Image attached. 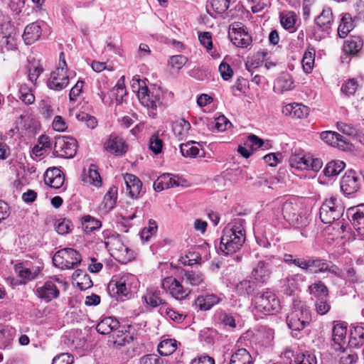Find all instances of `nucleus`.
Here are the masks:
<instances>
[{
	"label": "nucleus",
	"mask_w": 364,
	"mask_h": 364,
	"mask_svg": "<svg viewBox=\"0 0 364 364\" xmlns=\"http://www.w3.org/2000/svg\"><path fill=\"white\" fill-rule=\"evenodd\" d=\"M245 239L244 220L235 219L223 229L219 249L225 255H232L241 250Z\"/></svg>",
	"instance_id": "nucleus-1"
},
{
	"label": "nucleus",
	"mask_w": 364,
	"mask_h": 364,
	"mask_svg": "<svg viewBox=\"0 0 364 364\" xmlns=\"http://www.w3.org/2000/svg\"><path fill=\"white\" fill-rule=\"evenodd\" d=\"M99 250L107 249L112 257L121 263H127L132 257V252L125 246L119 236H112L107 240L100 238L96 242Z\"/></svg>",
	"instance_id": "nucleus-2"
},
{
	"label": "nucleus",
	"mask_w": 364,
	"mask_h": 364,
	"mask_svg": "<svg viewBox=\"0 0 364 364\" xmlns=\"http://www.w3.org/2000/svg\"><path fill=\"white\" fill-rule=\"evenodd\" d=\"M282 213L284 219L292 227L300 228L306 225L307 218L304 213L301 203L295 198L283 203Z\"/></svg>",
	"instance_id": "nucleus-3"
},
{
	"label": "nucleus",
	"mask_w": 364,
	"mask_h": 364,
	"mask_svg": "<svg viewBox=\"0 0 364 364\" xmlns=\"http://www.w3.org/2000/svg\"><path fill=\"white\" fill-rule=\"evenodd\" d=\"M70 81L68 67L63 53H60L59 63L55 70L51 72L46 84L48 88L55 91H60L65 88Z\"/></svg>",
	"instance_id": "nucleus-4"
},
{
	"label": "nucleus",
	"mask_w": 364,
	"mask_h": 364,
	"mask_svg": "<svg viewBox=\"0 0 364 364\" xmlns=\"http://www.w3.org/2000/svg\"><path fill=\"white\" fill-rule=\"evenodd\" d=\"M344 207L341 201L336 198L331 197L326 199L319 210L321 221L325 224H331L338 220L343 214Z\"/></svg>",
	"instance_id": "nucleus-5"
},
{
	"label": "nucleus",
	"mask_w": 364,
	"mask_h": 364,
	"mask_svg": "<svg viewBox=\"0 0 364 364\" xmlns=\"http://www.w3.org/2000/svg\"><path fill=\"white\" fill-rule=\"evenodd\" d=\"M80 261L81 257L79 253L75 250L68 247L58 250L53 257L54 265L62 269H74Z\"/></svg>",
	"instance_id": "nucleus-6"
},
{
	"label": "nucleus",
	"mask_w": 364,
	"mask_h": 364,
	"mask_svg": "<svg viewBox=\"0 0 364 364\" xmlns=\"http://www.w3.org/2000/svg\"><path fill=\"white\" fill-rule=\"evenodd\" d=\"M141 90L139 92L138 99L142 105L151 110V114L154 116L156 113L154 111L156 110L157 107L161 106L163 103V91L160 87L156 86L150 89L147 87L146 89Z\"/></svg>",
	"instance_id": "nucleus-7"
},
{
	"label": "nucleus",
	"mask_w": 364,
	"mask_h": 364,
	"mask_svg": "<svg viewBox=\"0 0 364 364\" xmlns=\"http://www.w3.org/2000/svg\"><path fill=\"white\" fill-rule=\"evenodd\" d=\"M55 139L53 155L66 159L75 156L77 152V141L75 139L66 136H58Z\"/></svg>",
	"instance_id": "nucleus-8"
},
{
	"label": "nucleus",
	"mask_w": 364,
	"mask_h": 364,
	"mask_svg": "<svg viewBox=\"0 0 364 364\" xmlns=\"http://www.w3.org/2000/svg\"><path fill=\"white\" fill-rule=\"evenodd\" d=\"M256 308L266 315H273L279 308V301L276 295L267 290L256 298Z\"/></svg>",
	"instance_id": "nucleus-9"
},
{
	"label": "nucleus",
	"mask_w": 364,
	"mask_h": 364,
	"mask_svg": "<svg viewBox=\"0 0 364 364\" xmlns=\"http://www.w3.org/2000/svg\"><path fill=\"white\" fill-rule=\"evenodd\" d=\"M136 280V277L129 273H121L114 276L109 284V288L112 289L114 294L117 296H127L130 291L131 284Z\"/></svg>",
	"instance_id": "nucleus-10"
},
{
	"label": "nucleus",
	"mask_w": 364,
	"mask_h": 364,
	"mask_svg": "<svg viewBox=\"0 0 364 364\" xmlns=\"http://www.w3.org/2000/svg\"><path fill=\"white\" fill-rule=\"evenodd\" d=\"M276 259L274 256L265 257V259L260 260L253 267L251 277L255 282L264 284L270 278L272 274V263Z\"/></svg>",
	"instance_id": "nucleus-11"
},
{
	"label": "nucleus",
	"mask_w": 364,
	"mask_h": 364,
	"mask_svg": "<svg viewBox=\"0 0 364 364\" xmlns=\"http://www.w3.org/2000/svg\"><path fill=\"white\" fill-rule=\"evenodd\" d=\"M164 290L167 291L170 294L178 300L185 299L190 294L191 289L184 287L182 284L172 277H166L161 282Z\"/></svg>",
	"instance_id": "nucleus-12"
},
{
	"label": "nucleus",
	"mask_w": 364,
	"mask_h": 364,
	"mask_svg": "<svg viewBox=\"0 0 364 364\" xmlns=\"http://www.w3.org/2000/svg\"><path fill=\"white\" fill-rule=\"evenodd\" d=\"M229 37L232 43L240 48H246L252 42L250 35L245 31L241 23L235 22L230 26Z\"/></svg>",
	"instance_id": "nucleus-13"
},
{
	"label": "nucleus",
	"mask_w": 364,
	"mask_h": 364,
	"mask_svg": "<svg viewBox=\"0 0 364 364\" xmlns=\"http://www.w3.org/2000/svg\"><path fill=\"white\" fill-rule=\"evenodd\" d=\"M294 265L312 274L325 272L327 269V262L321 259H309L294 261Z\"/></svg>",
	"instance_id": "nucleus-14"
},
{
	"label": "nucleus",
	"mask_w": 364,
	"mask_h": 364,
	"mask_svg": "<svg viewBox=\"0 0 364 364\" xmlns=\"http://www.w3.org/2000/svg\"><path fill=\"white\" fill-rule=\"evenodd\" d=\"M130 328V325H120V327L115 328L111 334L114 346L120 348L129 344L133 341V336L127 330Z\"/></svg>",
	"instance_id": "nucleus-15"
},
{
	"label": "nucleus",
	"mask_w": 364,
	"mask_h": 364,
	"mask_svg": "<svg viewBox=\"0 0 364 364\" xmlns=\"http://www.w3.org/2000/svg\"><path fill=\"white\" fill-rule=\"evenodd\" d=\"M341 189L346 195L353 194L359 189L358 177L355 171L350 170L345 173L341 181Z\"/></svg>",
	"instance_id": "nucleus-16"
},
{
	"label": "nucleus",
	"mask_w": 364,
	"mask_h": 364,
	"mask_svg": "<svg viewBox=\"0 0 364 364\" xmlns=\"http://www.w3.org/2000/svg\"><path fill=\"white\" fill-rule=\"evenodd\" d=\"M36 294L39 299L48 302L58 297L60 291L55 282L47 281L42 286L36 288Z\"/></svg>",
	"instance_id": "nucleus-17"
},
{
	"label": "nucleus",
	"mask_w": 364,
	"mask_h": 364,
	"mask_svg": "<svg viewBox=\"0 0 364 364\" xmlns=\"http://www.w3.org/2000/svg\"><path fill=\"white\" fill-rule=\"evenodd\" d=\"M64 181L65 176L63 173L56 167L48 168L44 174L45 183L55 189L61 188Z\"/></svg>",
	"instance_id": "nucleus-18"
},
{
	"label": "nucleus",
	"mask_w": 364,
	"mask_h": 364,
	"mask_svg": "<svg viewBox=\"0 0 364 364\" xmlns=\"http://www.w3.org/2000/svg\"><path fill=\"white\" fill-rule=\"evenodd\" d=\"M123 178L126 185L127 193L132 198H137L142 187V183L139 178L132 173L123 175Z\"/></svg>",
	"instance_id": "nucleus-19"
},
{
	"label": "nucleus",
	"mask_w": 364,
	"mask_h": 364,
	"mask_svg": "<svg viewBox=\"0 0 364 364\" xmlns=\"http://www.w3.org/2000/svg\"><path fill=\"white\" fill-rule=\"evenodd\" d=\"M321 139L326 144L345 149L347 146V139L336 132L325 131L321 133Z\"/></svg>",
	"instance_id": "nucleus-20"
},
{
	"label": "nucleus",
	"mask_w": 364,
	"mask_h": 364,
	"mask_svg": "<svg viewBox=\"0 0 364 364\" xmlns=\"http://www.w3.org/2000/svg\"><path fill=\"white\" fill-rule=\"evenodd\" d=\"M105 148L109 152L117 156L124 154L127 150V146L124 140L119 136L111 135L105 143Z\"/></svg>",
	"instance_id": "nucleus-21"
},
{
	"label": "nucleus",
	"mask_w": 364,
	"mask_h": 364,
	"mask_svg": "<svg viewBox=\"0 0 364 364\" xmlns=\"http://www.w3.org/2000/svg\"><path fill=\"white\" fill-rule=\"evenodd\" d=\"M220 298L213 294H207L198 296L194 303L198 311H208L220 302Z\"/></svg>",
	"instance_id": "nucleus-22"
},
{
	"label": "nucleus",
	"mask_w": 364,
	"mask_h": 364,
	"mask_svg": "<svg viewBox=\"0 0 364 364\" xmlns=\"http://www.w3.org/2000/svg\"><path fill=\"white\" fill-rule=\"evenodd\" d=\"M81 334L77 331L70 332L63 337V341L70 348H86L88 347L87 341Z\"/></svg>",
	"instance_id": "nucleus-23"
},
{
	"label": "nucleus",
	"mask_w": 364,
	"mask_h": 364,
	"mask_svg": "<svg viewBox=\"0 0 364 364\" xmlns=\"http://www.w3.org/2000/svg\"><path fill=\"white\" fill-rule=\"evenodd\" d=\"M41 27L37 22H33L26 26L23 38L25 43L31 45L39 39L41 36Z\"/></svg>",
	"instance_id": "nucleus-24"
},
{
	"label": "nucleus",
	"mask_w": 364,
	"mask_h": 364,
	"mask_svg": "<svg viewBox=\"0 0 364 364\" xmlns=\"http://www.w3.org/2000/svg\"><path fill=\"white\" fill-rule=\"evenodd\" d=\"M348 344L354 348H359L364 345L363 326H354L350 328Z\"/></svg>",
	"instance_id": "nucleus-25"
},
{
	"label": "nucleus",
	"mask_w": 364,
	"mask_h": 364,
	"mask_svg": "<svg viewBox=\"0 0 364 364\" xmlns=\"http://www.w3.org/2000/svg\"><path fill=\"white\" fill-rule=\"evenodd\" d=\"M333 21V12L331 8L325 7L319 16L315 18L316 25L322 31L331 28Z\"/></svg>",
	"instance_id": "nucleus-26"
},
{
	"label": "nucleus",
	"mask_w": 364,
	"mask_h": 364,
	"mask_svg": "<svg viewBox=\"0 0 364 364\" xmlns=\"http://www.w3.org/2000/svg\"><path fill=\"white\" fill-rule=\"evenodd\" d=\"M307 291L311 299H316V300L326 299L328 296V287L320 280L309 285Z\"/></svg>",
	"instance_id": "nucleus-27"
},
{
	"label": "nucleus",
	"mask_w": 364,
	"mask_h": 364,
	"mask_svg": "<svg viewBox=\"0 0 364 364\" xmlns=\"http://www.w3.org/2000/svg\"><path fill=\"white\" fill-rule=\"evenodd\" d=\"M363 46L362 38L358 36H353L345 41L343 52L350 55H355L362 49Z\"/></svg>",
	"instance_id": "nucleus-28"
},
{
	"label": "nucleus",
	"mask_w": 364,
	"mask_h": 364,
	"mask_svg": "<svg viewBox=\"0 0 364 364\" xmlns=\"http://www.w3.org/2000/svg\"><path fill=\"white\" fill-rule=\"evenodd\" d=\"M294 87L292 77L288 73H284L275 81L274 91L277 93L291 90Z\"/></svg>",
	"instance_id": "nucleus-29"
},
{
	"label": "nucleus",
	"mask_w": 364,
	"mask_h": 364,
	"mask_svg": "<svg viewBox=\"0 0 364 364\" xmlns=\"http://www.w3.org/2000/svg\"><path fill=\"white\" fill-rule=\"evenodd\" d=\"M146 304L152 307H156L165 304L161 295V291L154 288L147 289L146 293L142 297Z\"/></svg>",
	"instance_id": "nucleus-30"
},
{
	"label": "nucleus",
	"mask_w": 364,
	"mask_h": 364,
	"mask_svg": "<svg viewBox=\"0 0 364 364\" xmlns=\"http://www.w3.org/2000/svg\"><path fill=\"white\" fill-rule=\"evenodd\" d=\"M256 282L250 279H243L236 284L235 291L239 296L247 297L256 289Z\"/></svg>",
	"instance_id": "nucleus-31"
},
{
	"label": "nucleus",
	"mask_w": 364,
	"mask_h": 364,
	"mask_svg": "<svg viewBox=\"0 0 364 364\" xmlns=\"http://www.w3.org/2000/svg\"><path fill=\"white\" fill-rule=\"evenodd\" d=\"M191 124L184 119H179L172 124V130L178 139L182 140L188 136Z\"/></svg>",
	"instance_id": "nucleus-32"
},
{
	"label": "nucleus",
	"mask_w": 364,
	"mask_h": 364,
	"mask_svg": "<svg viewBox=\"0 0 364 364\" xmlns=\"http://www.w3.org/2000/svg\"><path fill=\"white\" fill-rule=\"evenodd\" d=\"M182 282L192 287H198L204 283V275L199 272L185 271L182 276Z\"/></svg>",
	"instance_id": "nucleus-33"
},
{
	"label": "nucleus",
	"mask_w": 364,
	"mask_h": 364,
	"mask_svg": "<svg viewBox=\"0 0 364 364\" xmlns=\"http://www.w3.org/2000/svg\"><path fill=\"white\" fill-rule=\"evenodd\" d=\"M16 330L11 326H0V344L4 348H9L14 338Z\"/></svg>",
	"instance_id": "nucleus-34"
},
{
	"label": "nucleus",
	"mask_w": 364,
	"mask_h": 364,
	"mask_svg": "<svg viewBox=\"0 0 364 364\" xmlns=\"http://www.w3.org/2000/svg\"><path fill=\"white\" fill-rule=\"evenodd\" d=\"M229 364H252V356L245 348H240L232 355Z\"/></svg>",
	"instance_id": "nucleus-35"
},
{
	"label": "nucleus",
	"mask_w": 364,
	"mask_h": 364,
	"mask_svg": "<svg viewBox=\"0 0 364 364\" xmlns=\"http://www.w3.org/2000/svg\"><path fill=\"white\" fill-rule=\"evenodd\" d=\"M118 327H120L119 320H100L96 326V330L99 333L105 335L112 333Z\"/></svg>",
	"instance_id": "nucleus-36"
},
{
	"label": "nucleus",
	"mask_w": 364,
	"mask_h": 364,
	"mask_svg": "<svg viewBox=\"0 0 364 364\" xmlns=\"http://www.w3.org/2000/svg\"><path fill=\"white\" fill-rule=\"evenodd\" d=\"M73 279L76 282L77 286L81 290H86L91 287L90 275L81 269H77L73 273Z\"/></svg>",
	"instance_id": "nucleus-37"
},
{
	"label": "nucleus",
	"mask_w": 364,
	"mask_h": 364,
	"mask_svg": "<svg viewBox=\"0 0 364 364\" xmlns=\"http://www.w3.org/2000/svg\"><path fill=\"white\" fill-rule=\"evenodd\" d=\"M296 15L293 11H285L280 14V23L284 28L290 32L295 31Z\"/></svg>",
	"instance_id": "nucleus-38"
},
{
	"label": "nucleus",
	"mask_w": 364,
	"mask_h": 364,
	"mask_svg": "<svg viewBox=\"0 0 364 364\" xmlns=\"http://www.w3.org/2000/svg\"><path fill=\"white\" fill-rule=\"evenodd\" d=\"M177 348V341L175 339L167 338L161 341L158 345L160 355L167 356L172 354Z\"/></svg>",
	"instance_id": "nucleus-39"
},
{
	"label": "nucleus",
	"mask_w": 364,
	"mask_h": 364,
	"mask_svg": "<svg viewBox=\"0 0 364 364\" xmlns=\"http://www.w3.org/2000/svg\"><path fill=\"white\" fill-rule=\"evenodd\" d=\"M353 28V22L349 14L343 15L338 28V34L341 38H345Z\"/></svg>",
	"instance_id": "nucleus-40"
},
{
	"label": "nucleus",
	"mask_w": 364,
	"mask_h": 364,
	"mask_svg": "<svg viewBox=\"0 0 364 364\" xmlns=\"http://www.w3.org/2000/svg\"><path fill=\"white\" fill-rule=\"evenodd\" d=\"M346 164L342 161H332L327 164L323 173L326 176L333 177L338 175L345 168Z\"/></svg>",
	"instance_id": "nucleus-41"
},
{
	"label": "nucleus",
	"mask_w": 364,
	"mask_h": 364,
	"mask_svg": "<svg viewBox=\"0 0 364 364\" xmlns=\"http://www.w3.org/2000/svg\"><path fill=\"white\" fill-rule=\"evenodd\" d=\"M316 50L314 48H308L302 58V67L306 73H310L313 69Z\"/></svg>",
	"instance_id": "nucleus-42"
},
{
	"label": "nucleus",
	"mask_w": 364,
	"mask_h": 364,
	"mask_svg": "<svg viewBox=\"0 0 364 364\" xmlns=\"http://www.w3.org/2000/svg\"><path fill=\"white\" fill-rule=\"evenodd\" d=\"M289 164L292 168L301 170H309V157L301 154L291 155L289 159Z\"/></svg>",
	"instance_id": "nucleus-43"
},
{
	"label": "nucleus",
	"mask_w": 364,
	"mask_h": 364,
	"mask_svg": "<svg viewBox=\"0 0 364 364\" xmlns=\"http://www.w3.org/2000/svg\"><path fill=\"white\" fill-rule=\"evenodd\" d=\"M230 0H208L207 10L210 8L216 14H223L229 8Z\"/></svg>",
	"instance_id": "nucleus-44"
},
{
	"label": "nucleus",
	"mask_w": 364,
	"mask_h": 364,
	"mask_svg": "<svg viewBox=\"0 0 364 364\" xmlns=\"http://www.w3.org/2000/svg\"><path fill=\"white\" fill-rule=\"evenodd\" d=\"M117 188L112 186L105 194L103 199V204L106 210H110L114 207L117 199Z\"/></svg>",
	"instance_id": "nucleus-45"
},
{
	"label": "nucleus",
	"mask_w": 364,
	"mask_h": 364,
	"mask_svg": "<svg viewBox=\"0 0 364 364\" xmlns=\"http://www.w3.org/2000/svg\"><path fill=\"white\" fill-rule=\"evenodd\" d=\"M18 98L26 105H31L35 101L32 89L26 84L21 85L18 90Z\"/></svg>",
	"instance_id": "nucleus-46"
},
{
	"label": "nucleus",
	"mask_w": 364,
	"mask_h": 364,
	"mask_svg": "<svg viewBox=\"0 0 364 364\" xmlns=\"http://www.w3.org/2000/svg\"><path fill=\"white\" fill-rule=\"evenodd\" d=\"M299 274L289 275L283 279L284 291L287 295L291 296L297 288V282Z\"/></svg>",
	"instance_id": "nucleus-47"
},
{
	"label": "nucleus",
	"mask_w": 364,
	"mask_h": 364,
	"mask_svg": "<svg viewBox=\"0 0 364 364\" xmlns=\"http://www.w3.org/2000/svg\"><path fill=\"white\" fill-rule=\"evenodd\" d=\"M347 333V323L338 321L333 326V336L335 342L338 343L346 338Z\"/></svg>",
	"instance_id": "nucleus-48"
},
{
	"label": "nucleus",
	"mask_w": 364,
	"mask_h": 364,
	"mask_svg": "<svg viewBox=\"0 0 364 364\" xmlns=\"http://www.w3.org/2000/svg\"><path fill=\"white\" fill-rule=\"evenodd\" d=\"M195 141H191L180 145L181 154L185 157H196L199 154V149L194 146Z\"/></svg>",
	"instance_id": "nucleus-49"
},
{
	"label": "nucleus",
	"mask_w": 364,
	"mask_h": 364,
	"mask_svg": "<svg viewBox=\"0 0 364 364\" xmlns=\"http://www.w3.org/2000/svg\"><path fill=\"white\" fill-rule=\"evenodd\" d=\"M73 228V225L72 222L67 218L58 220L55 224V229L60 235L68 234Z\"/></svg>",
	"instance_id": "nucleus-50"
},
{
	"label": "nucleus",
	"mask_w": 364,
	"mask_h": 364,
	"mask_svg": "<svg viewBox=\"0 0 364 364\" xmlns=\"http://www.w3.org/2000/svg\"><path fill=\"white\" fill-rule=\"evenodd\" d=\"M294 362L296 364H317L315 355L309 351L296 354Z\"/></svg>",
	"instance_id": "nucleus-51"
},
{
	"label": "nucleus",
	"mask_w": 364,
	"mask_h": 364,
	"mask_svg": "<svg viewBox=\"0 0 364 364\" xmlns=\"http://www.w3.org/2000/svg\"><path fill=\"white\" fill-rule=\"evenodd\" d=\"M358 87V84L355 78L348 79L341 86V93L349 97L353 95Z\"/></svg>",
	"instance_id": "nucleus-52"
},
{
	"label": "nucleus",
	"mask_w": 364,
	"mask_h": 364,
	"mask_svg": "<svg viewBox=\"0 0 364 364\" xmlns=\"http://www.w3.org/2000/svg\"><path fill=\"white\" fill-rule=\"evenodd\" d=\"M113 94L115 95V100L117 103H121L124 96L126 95V89L124 86V77L122 76L118 80L117 85L112 90Z\"/></svg>",
	"instance_id": "nucleus-53"
},
{
	"label": "nucleus",
	"mask_w": 364,
	"mask_h": 364,
	"mask_svg": "<svg viewBox=\"0 0 364 364\" xmlns=\"http://www.w3.org/2000/svg\"><path fill=\"white\" fill-rule=\"evenodd\" d=\"M164 146L163 141L159 138L158 134L152 135L149 139V149L155 154L161 152Z\"/></svg>",
	"instance_id": "nucleus-54"
},
{
	"label": "nucleus",
	"mask_w": 364,
	"mask_h": 364,
	"mask_svg": "<svg viewBox=\"0 0 364 364\" xmlns=\"http://www.w3.org/2000/svg\"><path fill=\"white\" fill-rule=\"evenodd\" d=\"M264 141L255 134H250L245 141V146L250 147L252 151H255L264 146Z\"/></svg>",
	"instance_id": "nucleus-55"
},
{
	"label": "nucleus",
	"mask_w": 364,
	"mask_h": 364,
	"mask_svg": "<svg viewBox=\"0 0 364 364\" xmlns=\"http://www.w3.org/2000/svg\"><path fill=\"white\" fill-rule=\"evenodd\" d=\"M157 229L158 226L156 222L154 220H149V226L145 227L141 231V238L148 241L151 235H154L156 233Z\"/></svg>",
	"instance_id": "nucleus-56"
},
{
	"label": "nucleus",
	"mask_w": 364,
	"mask_h": 364,
	"mask_svg": "<svg viewBox=\"0 0 364 364\" xmlns=\"http://www.w3.org/2000/svg\"><path fill=\"white\" fill-rule=\"evenodd\" d=\"M43 68L40 64H33L28 68V80L36 85V82L43 73Z\"/></svg>",
	"instance_id": "nucleus-57"
},
{
	"label": "nucleus",
	"mask_w": 364,
	"mask_h": 364,
	"mask_svg": "<svg viewBox=\"0 0 364 364\" xmlns=\"http://www.w3.org/2000/svg\"><path fill=\"white\" fill-rule=\"evenodd\" d=\"M230 127V122L224 115L219 116L215 120V127L219 132H223Z\"/></svg>",
	"instance_id": "nucleus-58"
},
{
	"label": "nucleus",
	"mask_w": 364,
	"mask_h": 364,
	"mask_svg": "<svg viewBox=\"0 0 364 364\" xmlns=\"http://www.w3.org/2000/svg\"><path fill=\"white\" fill-rule=\"evenodd\" d=\"M358 356L355 353L342 352L339 357L340 364H355L357 362Z\"/></svg>",
	"instance_id": "nucleus-59"
},
{
	"label": "nucleus",
	"mask_w": 364,
	"mask_h": 364,
	"mask_svg": "<svg viewBox=\"0 0 364 364\" xmlns=\"http://www.w3.org/2000/svg\"><path fill=\"white\" fill-rule=\"evenodd\" d=\"M219 72L221 77L225 80H228L233 75V70L230 65L225 62H222L219 65Z\"/></svg>",
	"instance_id": "nucleus-60"
},
{
	"label": "nucleus",
	"mask_w": 364,
	"mask_h": 364,
	"mask_svg": "<svg viewBox=\"0 0 364 364\" xmlns=\"http://www.w3.org/2000/svg\"><path fill=\"white\" fill-rule=\"evenodd\" d=\"M353 225L358 235L364 236V216H352Z\"/></svg>",
	"instance_id": "nucleus-61"
},
{
	"label": "nucleus",
	"mask_w": 364,
	"mask_h": 364,
	"mask_svg": "<svg viewBox=\"0 0 364 364\" xmlns=\"http://www.w3.org/2000/svg\"><path fill=\"white\" fill-rule=\"evenodd\" d=\"M73 363V357L69 353H61L53 359L52 364H72Z\"/></svg>",
	"instance_id": "nucleus-62"
},
{
	"label": "nucleus",
	"mask_w": 364,
	"mask_h": 364,
	"mask_svg": "<svg viewBox=\"0 0 364 364\" xmlns=\"http://www.w3.org/2000/svg\"><path fill=\"white\" fill-rule=\"evenodd\" d=\"M139 364H162V360L156 354H149L141 358Z\"/></svg>",
	"instance_id": "nucleus-63"
},
{
	"label": "nucleus",
	"mask_w": 364,
	"mask_h": 364,
	"mask_svg": "<svg viewBox=\"0 0 364 364\" xmlns=\"http://www.w3.org/2000/svg\"><path fill=\"white\" fill-rule=\"evenodd\" d=\"M190 364H215V360L206 354H203L193 358Z\"/></svg>",
	"instance_id": "nucleus-64"
}]
</instances>
